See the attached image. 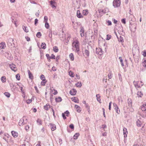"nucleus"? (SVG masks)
Listing matches in <instances>:
<instances>
[{
    "label": "nucleus",
    "mask_w": 146,
    "mask_h": 146,
    "mask_svg": "<svg viewBox=\"0 0 146 146\" xmlns=\"http://www.w3.org/2000/svg\"><path fill=\"white\" fill-rule=\"evenodd\" d=\"M79 45L80 43L79 41L76 40H74L72 43L73 50L78 53L80 51Z\"/></svg>",
    "instance_id": "obj_1"
},
{
    "label": "nucleus",
    "mask_w": 146,
    "mask_h": 146,
    "mask_svg": "<svg viewBox=\"0 0 146 146\" xmlns=\"http://www.w3.org/2000/svg\"><path fill=\"white\" fill-rule=\"evenodd\" d=\"M91 49V47L88 45H87L85 47L84 52L86 55L87 56H88L89 55L90 51Z\"/></svg>",
    "instance_id": "obj_2"
},
{
    "label": "nucleus",
    "mask_w": 146,
    "mask_h": 146,
    "mask_svg": "<svg viewBox=\"0 0 146 146\" xmlns=\"http://www.w3.org/2000/svg\"><path fill=\"white\" fill-rule=\"evenodd\" d=\"M27 120V119L26 118H25V117H23L20 119L19 123V125L20 126L23 125L26 123Z\"/></svg>",
    "instance_id": "obj_3"
},
{
    "label": "nucleus",
    "mask_w": 146,
    "mask_h": 146,
    "mask_svg": "<svg viewBox=\"0 0 146 146\" xmlns=\"http://www.w3.org/2000/svg\"><path fill=\"white\" fill-rule=\"evenodd\" d=\"M121 2L120 0H114L113 2V6L114 7H119L120 6Z\"/></svg>",
    "instance_id": "obj_4"
},
{
    "label": "nucleus",
    "mask_w": 146,
    "mask_h": 146,
    "mask_svg": "<svg viewBox=\"0 0 146 146\" xmlns=\"http://www.w3.org/2000/svg\"><path fill=\"white\" fill-rule=\"evenodd\" d=\"M13 39L12 38H9L7 41V45L9 47L14 46V43L13 42Z\"/></svg>",
    "instance_id": "obj_5"
},
{
    "label": "nucleus",
    "mask_w": 146,
    "mask_h": 146,
    "mask_svg": "<svg viewBox=\"0 0 146 146\" xmlns=\"http://www.w3.org/2000/svg\"><path fill=\"white\" fill-rule=\"evenodd\" d=\"M96 53L97 54L101 55L103 54V51L102 48H96Z\"/></svg>",
    "instance_id": "obj_6"
},
{
    "label": "nucleus",
    "mask_w": 146,
    "mask_h": 146,
    "mask_svg": "<svg viewBox=\"0 0 146 146\" xmlns=\"http://www.w3.org/2000/svg\"><path fill=\"white\" fill-rule=\"evenodd\" d=\"M141 83V84L140 85V84H139V82H135V81H134L133 82V84L135 86V87L136 88H140L141 86H142L143 85V84H142V82L141 81H140Z\"/></svg>",
    "instance_id": "obj_7"
},
{
    "label": "nucleus",
    "mask_w": 146,
    "mask_h": 146,
    "mask_svg": "<svg viewBox=\"0 0 146 146\" xmlns=\"http://www.w3.org/2000/svg\"><path fill=\"white\" fill-rule=\"evenodd\" d=\"M84 29L83 27H81L80 28V35L82 37H83L84 35Z\"/></svg>",
    "instance_id": "obj_8"
},
{
    "label": "nucleus",
    "mask_w": 146,
    "mask_h": 146,
    "mask_svg": "<svg viewBox=\"0 0 146 146\" xmlns=\"http://www.w3.org/2000/svg\"><path fill=\"white\" fill-rule=\"evenodd\" d=\"M10 67L11 69L14 71V72L16 71L17 70V68L16 67V66L14 64H12L10 65Z\"/></svg>",
    "instance_id": "obj_9"
},
{
    "label": "nucleus",
    "mask_w": 146,
    "mask_h": 146,
    "mask_svg": "<svg viewBox=\"0 0 146 146\" xmlns=\"http://www.w3.org/2000/svg\"><path fill=\"white\" fill-rule=\"evenodd\" d=\"M76 92L75 89H72L70 91V94L74 96L76 94Z\"/></svg>",
    "instance_id": "obj_10"
},
{
    "label": "nucleus",
    "mask_w": 146,
    "mask_h": 146,
    "mask_svg": "<svg viewBox=\"0 0 146 146\" xmlns=\"http://www.w3.org/2000/svg\"><path fill=\"white\" fill-rule=\"evenodd\" d=\"M50 3L52 8H56V6L55 5L56 2L54 1H51L50 2Z\"/></svg>",
    "instance_id": "obj_11"
},
{
    "label": "nucleus",
    "mask_w": 146,
    "mask_h": 146,
    "mask_svg": "<svg viewBox=\"0 0 146 146\" xmlns=\"http://www.w3.org/2000/svg\"><path fill=\"white\" fill-rule=\"evenodd\" d=\"M137 125L138 127H141L142 124V122L139 119H138L136 121Z\"/></svg>",
    "instance_id": "obj_12"
},
{
    "label": "nucleus",
    "mask_w": 146,
    "mask_h": 146,
    "mask_svg": "<svg viewBox=\"0 0 146 146\" xmlns=\"http://www.w3.org/2000/svg\"><path fill=\"white\" fill-rule=\"evenodd\" d=\"M75 108L76 109V111L78 112H80L81 110V109L78 106L76 105L75 106Z\"/></svg>",
    "instance_id": "obj_13"
},
{
    "label": "nucleus",
    "mask_w": 146,
    "mask_h": 146,
    "mask_svg": "<svg viewBox=\"0 0 146 146\" xmlns=\"http://www.w3.org/2000/svg\"><path fill=\"white\" fill-rule=\"evenodd\" d=\"M6 47L5 43L4 42H2L0 44V48L1 49L4 48Z\"/></svg>",
    "instance_id": "obj_14"
},
{
    "label": "nucleus",
    "mask_w": 146,
    "mask_h": 146,
    "mask_svg": "<svg viewBox=\"0 0 146 146\" xmlns=\"http://www.w3.org/2000/svg\"><path fill=\"white\" fill-rule=\"evenodd\" d=\"M123 134L124 135V137H127V129L126 128H124L123 129Z\"/></svg>",
    "instance_id": "obj_15"
},
{
    "label": "nucleus",
    "mask_w": 146,
    "mask_h": 146,
    "mask_svg": "<svg viewBox=\"0 0 146 146\" xmlns=\"http://www.w3.org/2000/svg\"><path fill=\"white\" fill-rule=\"evenodd\" d=\"M141 108L142 111H146V104H145L142 105L141 106Z\"/></svg>",
    "instance_id": "obj_16"
},
{
    "label": "nucleus",
    "mask_w": 146,
    "mask_h": 146,
    "mask_svg": "<svg viewBox=\"0 0 146 146\" xmlns=\"http://www.w3.org/2000/svg\"><path fill=\"white\" fill-rule=\"evenodd\" d=\"M11 133L12 135L15 137H17L18 135V133L15 131H11Z\"/></svg>",
    "instance_id": "obj_17"
},
{
    "label": "nucleus",
    "mask_w": 146,
    "mask_h": 146,
    "mask_svg": "<svg viewBox=\"0 0 146 146\" xmlns=\"http://www.w3.org/2000/svg\"><path fill=\"white\" fill-rule=\"evenodd\" d=\"M28 72L29 76V78L31 79H33V76L32 74L31 73L30 71L29 70H28Z\"/></svg>",
    "instance_id": "obj_18"
},
{
    "label": "nucleus",
    "mask_w": 146,
    "mask_h": 146,
    "mask_svg": "<svg viewBox=\"0 0 146 146\" xmlns=\"http://www.w3.org/2000/svg\"><path fill=\"white\" fill-rule=\"evenodd\" d=\"M50 107L48 104H47L45 106H44V108L46 110H48L49 108Z\"/></svg>",
    "instance_id": "obj_19"
},
{
    "label": "nucleus",
    "mask_w": 146,
    "mask_h": 146,
    "mask_svg": "<svg viewBox=\"0 0 146 146\" xmlns=\"http://www.w3.org/2000/svg\"><path fill=\"white\" fill-rule=\"evenodd\" d=\"M50 125L51 128V129L52 131H54L56 129V126L55 125L50 124Z\"/></svg>",
    "instance_id": "obj_20"
},
{
    "label": "nucleus",
    "mask_w": 146,
    "mask_h": 146,
    "mask_svg": "<svg viewBox=\"0 0 146 146\" xmlns=\"http://www.w3.org/2000/svg\"><path fill=\"white\" fill-rule=\"evenodd\" d=\"M77 16L79 18H80L82 17V15L79 10L77 11Z\"/></svg>",
    "instance_id": "obj_21"
},
{
    "label": "nucleus",
    "mask_w": 146,
    "mask_h": 146,
    "mask_svg": "<svg viewBox=\"0 0 146 146\" xmlns=\"http://www.w3.org/2000/svg\"><path fill=\"white\" fill-rule=\"evenodd\" d=\"M88 13V11L87 9L84 10L83 11L82 14L84 15H86Z\"/></svg>",
    "instance_id": "obj_22"
},
{
    "label": "nucleus",
    "mask_w": 146,
    "mask_h": 146,
    "mask_svg": "<svg viewBox=\"0 0 146 146\" xmlns=\"http://www.w3.org/2000/svg\"><path fill=\"white\" fill-rule=\"evenodd\" d=\"M96 97L97 100L100 103H101V102H100L101 99L100 98V96L99 94H97L96 95Z\"/></svg>",
    "instance_id": "obj_23"
},
{
    "label": "nucleus",
    "mask_w": 146,
    "mask_h": 146,
    "mask_svg": "<svg viewBox=\"0 0 146 146\" xmlns=\"http://www.w3.org/2000/svg\"><path fill=\"white\" fill-rule=\"evenodd\" d=\"M72 101H74V102L75 103H78V99L76 97H74L72 98Z\"/></svg>",
    "instance_id": "obj_24"
},
{
    "label": "nucleus",
    "mask_w": 146,
    "mask_h": 146,
    "mask_svg": "<svg viewBox=\"0 0 146 146\" xmlns=\"http://www.w3.org/2000/svg\"><path fill=\"white\" fill-rule=\"evenodd\" d=\"M62 100V99L60 97L55 98V101L56 102H61Z\"/></svg>",
    "instance_id": "obj_25"
},
{
    "label": "nucleus",
    "mask_w": 146,
    "mask_h": 146,
    "mask_svg": "<svg viewBox=\"0 0 146 146\" xmlns=\"http://www.w3.org/2000/svg\"><path fill=\"white\" fill-rule=\"evenodd\" d=\"M69 57L70 60L73 61L74 59V55L72 53H71L69 55Z\"/></svg>",
    "instance_id": "obj_26"
},
{
    "label": "nucleus",
    "mask_w": 146,
    "mask_h": 146,
    "mask_svg": "<svg viewBox=\"0 0 146 146\" xmlns=\"http://www.w3.org/2000/svg\"><path fill=\"white\" fill-rule=\"evenodd\" d=\"M53 50L54 52H58V49L57 47L56 46H54L53 48Z\"/></svg>",
    "instance_id": "obj_27"
},
{
    "label": "nucleus",
    "mask_w": 146,
    "mask_h": 146,
    "mask_svg": "<svg viewBox=\"0 0 146 146\" xmlns=\"http://www.w3.org/2000/svg\"><path fill=\"white\" fill-rule=\"evenodd\" d=\"M1 80L2 82H6V77L5 76H2L1 78Z\"/></svg>",
    "instance_id": "obj_28"
},
{
    "label": "nucleus",
    "mask_w": 146,
    "mask_h": 146,
    "mask_svg": "<svg viewBox=\"0 0 146 146\" xmlns=\"http://www.w3.org/2000/svg\"><path fill=\"white\" fill-rule=\"evenodd\" d=\"M41 47L42 49H45L46 48V45L45 43H42Z\"/></svg>",
    "instance_id": "obj_29"
},
{
    "label": "nucleus",
    "mask_w": 146,
    "mask_h": 146,
    "mask_svg": "<svg viewBox=\"0 0 146 146\" xmlns=\"http://www.w3.org/2000/svg\"><path fill=\"white\" fill-rule=\"evenodd\" d=\"M79 135V134L78 133H76L74 136V139H77Z\"/></svg>",
    "instance_id": "obj_30"
},
{
    "label": "nucleus",
    "mask_w": 146,
    "mask_h": 146,
    "mask_svg": "<svg viewBox=\"0 0 146 146\" xmlns=\"http://www.w3.org/2000/svg\"><path fill=\"white\" fill-rule=\"evenodd\" d=\"M76 86L78 87H80L82 86V83L81 82H78L76 84Z\"/></svg>",
    "instance_id": "obj_31"
},
{
    "label": "nucleus",
    "mask_w": 146,
    "mask_h": 146,
    "mask_svg": "<svg viewBox=\"0 0 146 146\" xmlns=\"http://www.w3.org/2000/svg\"><path fill=\"white\" fill-rule=\"evenodd\" d=\"M23 29L24 31L26 33L28 32L29 30L27 29V28L26 27L24 26L23 27Z\"/></svg>",
    "instance_id": "obj_32"
},
{
    "label": "nucleus",
    "mask_w": 146,
    "mask_h": 146,
    "mask_svg": "<svg viewBox=\"0 0 146 146\" xmlns=\"http://www.w3.org/2000/svg\"><path fill=\"white\" fill-rule=\"evenodd\" d=\"M119 59H120V62L121 63V65L122 66H124V64L123 61L122 59V58L121 57H119Z\"/></svg>",
    "instance_id": "obj_33"
},
{
    "label": "nucleus",
    "mask_w": 146,
    "mask_h": 146,
    "mask_svg": "<svg viewBox=\"0 0 146 146\" xmlns=\"http://www.w3.org/2000/svg\"><path fill=\"white\" fill-rule=\"evenodd\" d=\"M51 90L52 92L54 91V92L53 93V94L54 95H56L58 93V92L57 91L55 90L54 89H53L52 90L51 89Z\"/></svg>",
    "instance_id": "obj_34"
},
{
    "label": "nucleus",
    "mask_w": 146,
    "mask_h": 146,
    "mask_svg": "<svg viewBox=\"0 0 146 146\" xmlns=\"http://www.w3.org/2000/svg\"><path fill=\"white\" fill-rule=\"evenodd\" d=\"M69 75L70 76L72 77H74V76H73L74 73L71 71H70L69 72Z\"/></svg>",
    "instance_id": "obj_35"
},
{
    "label": "nucleus",
    "mask_w": 146,
    "mask_h": 146,
    "mask_svg": "<svg viewBox=\"0 0 146 146\" xmlns=\"http://www.w3.org/2000/svg\"><path fill=\"white\" fill-rule=\"evenodd\" d=\"M108 77L110 79L112 78V74L111 72H110L108 74Z\"/></svg>",
    "instance_id": "obj_36"
},
{
    "label": "nucleus",
    "mask_w": 146,
    "mask_h": 146,
    "mask_svg": "<svg viewBox=\"0 0 146 146\" xmlns=\"http://www.w3.org/2000/svg\"><path fill=\"white\" fill-rule=\"evenodd\" d=\"M137 94L138 96V97H141L143 95V94L141 92H138Z\"/></svg>",
    "instance_id": "obj_37"
},
{
    "label": "nucleus",
    "mask_w": 146,
    "mask_h": 146,
    "mask_svg": "<svg viewBox=\"0 0 146 146\" xmlns=\"http://www.w3.org/2000/svg\"><path fill=\"white\" fill-rule=\"evenodd\" d=\"M40 78L43 81H44L45 80V78L44 76L42 74L40 76Z\"/></svg>",
    "instance_id": "obj_38"
},
{
    "label": "nucleus",
    "mask_w": 146,
    "mask_h": 146,
    "mask_svg": "<svg viewBox=\"0 0 146 146\" xmlns=\"http://www.w3.org/2000/svg\"><path fill=\"white\" fill-rule=\"evenodd\" d=\"M118 39L119 41H120L121 42H123V39L122 36H120L119 38H118Z\"/></svg>",
    "instance_id": "obj_39"
},
{
    "label": "nucleus",
    "mask_w": 146,
    "mask_h": 146,
    "mask_svg": "<svg viewBox=\"0 0 146 146\" xmlns=\"http://www.w3.org/2000/svg\"><path fill=\"white\" fill-rule=\"evenodd\" d=\"M45 27L47 29H48L49 28V26L48 23L47 22L45 23Z\"/></svg>",
    "instance_id": "obj_40"
},
{
    "label": "nucleus",
    "mask_w": 146,
    "mask_h": 146,
    "mask_svg": "<svg viewBox=\"0 0 146 146\" xmlns=\"http://www.w3.org/2000/svg\"><path fill=\"white\" fill-rule=\"evenodd\" d=\"M4 94H5V95L7 97H8V98H9L10 97V94L8 93V92H5L4 93Z\"/></svg>",
    "instance_id": "obj_41"
},
{
    "label": "nucleus",
    "mask_w": 146,
    "mask_h": 146,
    "mask_svg": "<svg viewBox=\"0 0 146 146\" xmlns=\"http://www.w3.org/2000/svg\"><path fill=\"white\" fill-rule=\"evenodd\" d=\"M37 122L39 125L42 124V121L40 119H38L37 120Z\"/></svg>",
    "instance_id": "obj_42"
},
{
    "label": "nucleus",
    "mask_w": 146,
    "mask_h": 146,
    "mask_svg": "<svg viewBox=\"0 0 146 146\" xmlns=\"http://www.w3.org/2000/svg\"><path fill=\"white\" fill-rule=\"evenodd\" d=\"M36 36L37 37H40L41 36V34L40 32H38L36 34Z\"/></svg>",
    "instance_id": "obj_43"
},
{
    "label": "nucleus",
    "mask_w": 146,
    "mask_h": 146,
    "mask_svg": "<svg viewBox=\"0 0 146 146\" xmlns=\"http://www.w3.org/2000/svg\"><path fill=\"white\" fill-rule=\"evenodd\" d=\"M16 77L18 80H20V76L19 74H18L16 75Z\"/></svg>",
    "instance_id": "obj_44"
},
{
    "label": "nucleus",
    "mask_w": 146,
    "mask_h": 146,
    "mask_svg": "<svg viewBox=\"0 0 146 146\" xmlns=\"http://www.w3.org/2000/svg\"><path fill=\"white\" fill-rule=\"evenodd\" d=\"M107 38L106 40H110L111 38V36L110 35H107Z\"/></svg>",
    "instance_id": "obj_45"
},
{
    "label": "nucleus",
    "mask_w": 146,
    "mask_h": 146,
    "mask_svg": "<svg viewBox=\"0 0 146 146\" xmlns=\"http://www.w3.org/2000/svg\"><path fill=\"white\" fill-rule=\"evenodd\" d=\"M48 21V17L46 16H45L44 17V21L46 22H47Z\"/></svg>",
    "instance_id": "obj_46"
},
{
    "label": "nucleus",
    "mask_w": 146,
    "mask_h": 146,
    "mask_svg": "<svg viewBox=\"0 0 146 146\" xmlns=\"http://www.w3.org/2000/svg\"><path fill=\"white\" fill-rule=\"evenodd\" d=\"M69 127L72 129H74V125L72 124H71L70 125Z\"/></svg>",
    "instance_id": "obj_47"
},
{
    "label": "nucleus",
    "mask_w": 146,
    "mask_h": 146,
    "mask_svg": "<svg viewBox=\"0 0 146 146\" xmlns=\"http://www.w3.org/2000/svg\"><path fill=\"white\" fill-rule=\"evenodd\" d=\"M31 99H28L27 101V103L28 104H29L32 102Z\"/></svg>",
    "instance_id": "obj_48"
},
{
    "label": "nucleus",
    "mask_w": 146,
    "mask_h": 146,
    "mask_svg": "<svg viewBox=\"0 0 146 146\" xmlns=\"http://www.w3.org/2000/svg\"><path fill=\"white\" fill-rule=\"evenodd\" d=\"M53 98V95L52 94H51L50 97V102H52V101Z\"/></svg>",
    "instance_id": "obj_49"
},
{
    "label": "nucleus",
    "mask_w": 146,
    "mask_h": 146,
    "mask_svg": "<svg viewBox=\"0 0 146 146\" xmlns=\"http://www.w3.org/2000/svg\"><path fill=\"white\" fill-rule=\"evenodd\" d=\"M40 13V12L39 10H38L37 12L36 13L35 15L37 17H38L39 16V15Z\"/></svg>",
    "instance_id": "obj_50"
},
{
    "label": "nucleus",
    "mask_w": 146,
    "mask_h": 146,
    "mask_svg": "<svg viewBox=\"0 0 146 146\" xmlns=\"http://www.w3.org/2000/svg\"><path fill=\"white\" fill-rule=\"evenodd\" d=\"M38 20L37 19H36L35 20V24L36 25L37 23H38Z\"/></svg>",
    "instance_id": "obj_51"
},
{
    "label": "nucleus",
    "mask_w": 146,
    "mask_h": 146,
    "mask_svg": "<svg viewBox=\"0 0 146 146\" xmlns=\"http://www.w3.org/2000/svg\"><path fill=\"white\" fill-rule=\"evenodd\" d=\"M46 82H44V81H42L41 83V85L42 86L45 85Z\"/></svg>",
    "instance_id": "obj_52"
},
{
    "label": "nucleus",
    "mask_w": 146,
    "mask_h": 146,
    "mask_svg": "<svg viewBox=\"0 0 146 146\" xmlns=\"http://www.w3.org/2000/svg\"><path fill=\"white\" fill-rule=\"evenodd\" d=\"M50 58L54 59L55 58V56L53 54H52L51 56H50Z\"/></svg>",
    "instance_id": "obj_53"
},
{
    "label": "nucleus",
    "mask_w": 146,
    "mask_h": 146,
    "mask_svg": "<svg viewBox=\"0 0 146 146\" xmlns=\"http://www.w3.org/2000/svg\"><path fill=\"white\" fill-rule=\"evenodd\" d=\"M46 56L48 59H50V56L49 54H46Z\"/></svg>",
    "instance_id": "obj_54"
},
{
    "label": "nucleus",
    "mask_w": 146,
    "mask_h": 146,
    "mask_svg": "<svg viewBox=\"0 0 146 146\" xmlns=\"http://www.w3.org/2000/svg\"><path fill=\"white\" fill-rule=\"evenodd\" d=\"M107 22L108 23V25H111V21H107Z\"/></svg>",
    "instance_id": "obj_55"
},
{
    "label": "nucleus",
    "mask_w": 146,
    "mask_h": 146,
    "mask_svg": "<svg viewBox=\"0 0 146 146\" xmlns=\"http://www.w3.org/2000/svg\"><path fill=\"white\" fill-rule=\"evenodd\" d=\"M143 66L146 67V60H145L143 62Z\"/></svg>",
    "instance_id": "obj_56"
},
{
    "label": "nucleus",
    "mask_w": 146,
    "mask_h": 146,
    "mask_svg": "<svg viewBox=\"0 0 146 146\" xmlns=\"http://www.w3.org/2000/svg\"><path fill=\"white\" fill-rule=\"evenodd\" d=\"M121 22L124 24H125L126 22L125 19H122L121 20Z\"/></svg>",
    "instance_id": "obj_57"
},
{
    "label": "nucleus",
    "mask_w": 146,
    "mask_h": 146,
    "mask_svg": "<svg viewBox=\"0 0 146 146\" xmlns=\"http://www.w3.org/2000/svg\"><path fill=\"white\" fill-rule=\"evenodd\" d=\"M112 103V102H111L109 103V109L110 110H111V104Z\"/></svg>",
    "instance_id": "obj_58"
},
{
    "label": "nucleus",
    "mask_w": 146,
    "mask_h": 146,
    "mask_svg": "<svg viewBox=\"0 0 146 146\" xmlns=\"http://www.w3.org/2000/svg\"><path fill=\"white\" fill-rule=\"evenodd\" d=\"M62 116L63 118V119H66V117L65 116V114L64 113H62Z\"/></svg>",
    "instance_id": "obj_59"
},
{
    "label": "nucleus",
    "mask_w": 146,
    "mask_h": 146,
    "mask_svg": "<svg viewBox=\"0 0 146 146\" xmlns=\"http://www.w3.org/2000/svg\"><path fill=\"white\" fill-rule=\"evenodd\" d=\"M65 113L67 114L66 115L68 116V115L70 113L68 111H66L65 112Z\"/></svg>",
    "instance_id": "obj_60"
},
{
    "label": "nucleus",
    "mask_w": 146,
    "mask_h": 146,
    "mask_svg": "<svg viewBox=\"0 0 146 146\" xmlns=\"http://www.w3.org/2000/svg\"><path fill=\"white\" fill-rule=\"evenodd\" d=\"M30 2L32 3L36 4V3L32 0H29Z\"/></svg>",
    "instance_id": "obj_61"
},
{
    "label": "nucleus",
    "mask_w": 146,
    "mask_h": 146,
    "mask_svg": "<svg viewBox=\"0 0 146 146\" xmlns=\"http://www.w3.org/2000/svg\"><path fill=\"white\" fill-rule=\"evenodd\" d=\"M29 128V126L28 125H27L25 127V129L27 131V130H28Z\"/></svg>",
    "instance_id": "obj_62"
},
{
    "label": "nucleus",
    "mask_w": 146,
    "mask_h": 146,
    "mask_svg": "<svg viewBox=\"0 0 146 146\" xmlns=\"http://www.w3.org/2000/svg\"><path fill=\"white\" fill-rule=\"evenodd\" d=\"M52 70L54 71H56V69L55 68V67L54 66H53L52 68Z\"/></svg>",
    "instance_id": "obj_63"
},
{
    "label": "nucleus",
    "mask_w": 146,
    "mask_h": 146,
    "mask_svg": "<svg viewBox=\"0 0 146 146\" xmlns=\"http://www.w3.org/2000/svg\"><path fill=\"white\" fill-rule=\"evenodd\" d=\"M26 38V39L28 41H29L30 40V38H29V37H25Z\"/></svg>",
    "instance_id": "obj_64"
}]
</instances>
